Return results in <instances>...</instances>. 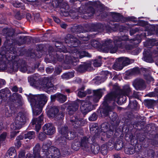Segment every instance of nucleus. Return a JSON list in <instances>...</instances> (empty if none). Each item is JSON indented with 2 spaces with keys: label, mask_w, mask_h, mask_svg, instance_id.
I'll return each mask as SVG.
<instances>
[{
  "label": "nucleus",
  "mask_w": 158,
  "mask_h": 158,
  "mask_svg": "<svg viewBox=\"0 0 158 158\" xmlns=\"http://www.w3.org/2000/svg\"><path fill=\"white\" fill-rule=\"evenodd\" d=\"M0 92L1 93L5 94V96L6 97L8 95L10 96L11 95L10 91L7 88H6L5 89H1L0 90Z\"/></svg>",
  "instance_id": "30"
},
{
  "label": "nucleus",
  "mask_w": 158,
  "mask_h": 158,
  "mask_svg": "<svg viewBox=\"0 0 158 158\" xmlns=\"http://www.w3.org/2000/svg\"><path fill=\"white\" fill-rule=\"evenodd\" d=\"M11 89L12 91L14 92H16L18 91V88L16 86H14Z\"/></svg>",
  "instance_id": "54"
},
{
  "label": "nucleus",
  "mask_w": 158,
  "mask_h": 158,
  "mask_svg": "<svg viewBox=\"0 0 158 158\" xmlns=\"http://www.w3.org/2000/svg\"><path fill=\"white\" fill-rule=\"evenodd\" d=\"M40 145L39 144H37L35 147L33 148V154L38 155L39 154V152L40 151Z\"/></svg>",
  "instance_id": "33"
},
{
  "label": "nucleus",
  "mask_w": 158,
  "mask_h": 158,
  "mask_svg": "<svg viewBox=\"0 0 158 158\" xmlns=\"http://www.w3.org/2000/svg\"><path fill=\"white\" fill-rule=\"evenodd\" d=\"M43 117L41 115L38 118L34 119L32 120V124L35 125V129L37 132H38L40 129L41 126L43 124Z\"/></svg>",
  "instance_id": "14"
},
{
  "label": "nucleus",
  "mask_w": 158,
  "mask_h": 158,
  "mask_svg": "<svg viewBox=\"0 0 158 158\" xmlns=\"http://www.w3.org/2000/svg\"><path fill=\"white\" fill-rule=\"evenodd\" d=\"M53 68L52 67H50V68H46V72L48 73H52L53 71Z\"/></svg>",
  "instance_id": "49"
},
{
  "label": "nucleus",
  "mask_w": 158,
  "mask_h": 158,
  "mask_svg": "<svg viewBox=\"0 0 158 158\" xmlns=\"http://www.w3.org/2000/svg\"><path fill=\"white\" fill-rule=\"evenodd\" d=\"M98 58L99 59V60H95L93 62V65L95 67H99L100 66L101 64V61L100 60V59H101V57L100 56H99Z\"/></svg>",
  "instance_id": "35"
},
{
  "label": "nucleus",
  "mask_w": 158,
  "mask_h": 158,
  "mask_svg": "<svg viewBox=\"0 0 158 158\" xmlns=\"http://www.w3.org/2000/svg\"><path fill=\"white\" fill-rule=\"evenodd\" d=\"M27 156L28 158H34L35 157V155H34L33 156L31 154L29 153L27 154Z\"/></svg>",
  "instance_id": "57"
},
{
  "label": "nucleus",
  "mask_w": 158,
  "mask_h": 158,
  "mask_svg": "<svg viewBox=\"0 0 158 158\" xmlns=\"http://www.w3.org/2000/svg\"><path fill=\"white\" fill-rule=\"evenodd\" d=\"M14 96L17 100L19 101H22V98L20 95L18 94H15L14 95Z\"/></svg>",
  "instance_id": "43"
},
{
  "label": "nucleus",
  "mask_w": 158,
  "mask_h": 158,
  "mask_svg": "<svg viewBox=\"0 0 158 158\" xmlns=\"http://www.w3.org/2000/svg\"><path fill=\"white\" fill-rule=\"evenodd\" d=\"M61 27L62 28H65L67 27V25L65 23L62 24L61 25Z\"/></svg>",
  "instance_id": "59"
},
{
  "label": "nucleus",
  "mask_w": 158,
  "mask_h": 158,
  "mask_svg": "<svg viewBox=\"0 0 158 158\" xmlns=\"http://www.w3.org/2000/svg\"><path fill=\"white\" fill-rule=\"evenodd\" d=\"M35 137V132L33 131H29L24 135V138L31 139Z\"/></svg>",
  "instance_id": "26"
},
{
  "label": "nucleus",
  "mask_w": 158,
  "mask_h": 158,
  "mask_svg": "<svg viewBox=\"0 0 158 158\" xmlns=\"http://www.w3.org/2000/svg\"><path fill=\"white\" fill-rule=\"evenodd\" d=\"M89 9H91L92 10V12H91V14L92 15H93V14H94V9L93 8H89Z\"/></svg>",
  "instance_id": "64"
},
{
  "label": "nucleus",
  "mask_w": 158,
  "mask_h": 158,
  "mask_svg": "<svg viewBox=\"0 0 158 158\" xmlns=\"http://www.w3.org/2000/svg\"><path fill=\"white\" fill-rule=\"evenodd\" d=\"M65 91H66L68 94L69 93L71 92V91L69 89H65Z\"/></svg>",
  "instance_id": "63"
},
{
  "label": "nucleus",
  "mask_w": 158,
  "mask_h": 158,
  "mask_svg": "<svg viewBox=\"0 0 158 158\" xmlns=\"http://www.w3.org/2000/svg\"><path fill=\"white\" fill-rule=\"evenodd\" d=\"M137 93L138 92H134L133 95H131V98L132 97H134L135 98H139V96L137 94Z\"/></svg>",
  "instance_id": "53"
},
{
  "label": "nucleus",
  "mask_w": 158,
  "mask_h": 158,
  "mask_svg": "<svg viewBox=\"0 0 158 158\" xmlns=\"http://www.w3.org/2000/svg\"><path fill=\"white\" fill-rule=\"evenodd\" d=\"M81 145L83 149L86 150L89 148L90 145L89 143L88 138L85 137H84L82 138Z\"/></svg>",
  "instance_id": "19"
},
{
  "label": "nucleus",
  "mask_w": 158,
  "mask_h": 158,
  "mask_svg": "<svg viewBox=\"0 0 158 158\" xmlns=\"http://www.w3.org/2000/svg\"><path fill=\"white\" fill-rule=\"evenodd\" d=\"M20 70L23 72H27V73H33L34 69L33 68H31L30 67H24L21 68Z\"/></svg>",
  "instance_id": "25"
},
{
  "label": "nucleus",
  "mask_w": 158,
  "mask_h": 158,
  "mask_svg": "<svg viewBox=\"0 0 158 158\" xmlns=\"http://www.w3.org/2000/svg\"><path fill=\"white\" fill-rule=\"evenodd\" d=\"M91 149L92 151L94 154H97L99 151V146L97 144L93 145L91 147Z\"/></svg>",
  "instance_id": "27"
},
{
  "label": "nucleus",
  "mask_w": 158,
  "mask_h": 158,
  "mask_svg": "<svg viewBox=\"0 0 158 158\" xmlns=\"http://www.w3.org/2000/svg\"><path fill=\"white\" fill-rule=\"evenodd\" d=\"M78 107V105L77 102H74L71 104L68 108L69 114L70 115L72 114L74 112L77 110Z\"/></svg>",
  "instance_id": "22"
},
{
  "label": "nucleus",
  "mask_w": 158,
  "mask_h": 158,
  "mask_svg": "<svg viewBox=\"0 0 158 158\" xmlns=\"http://www.w3.org/2000/svg\"><path fill=\"white\" fill-rule=\"evenodd\" d=\"M135 150L134 148L127 149H125V152L128 154H132L134 153Z\"/></svg>",
  "instance_id": "37"
},
{
  "label": "nucleus",
  "mask_w": 158,
  "mask_h": 158,
  "mask_svg": "<svg viewBox=\"0 0 158 158\" xmlns=\"http://www.w3.org/2000/svg\"><path fill=\"white\" fill-rule=\"evenodd\" d=\"M128 72L130 75H135L139 73V71L138 68H136L129 71Z\"/></svg>",
  "instance_id": "34"
},
{
  "label": "nucleus",
  "mask_w": 158,
  "mask_h": 158,
  "mask_svg": "<svg viewBox=\"0 0 158 158\" xmlns=\"http://www.w3.org/2000/svg\"><path fill=\"white\" fill-rule=\"evenodd\" d=\"M132 60L127 57H121L116 60L115 63L113 65V68L116 70H121L123 67L133 62Z\"/></svg>",
  "instance_id": "7"
},
{
  "label": "nucleus",
  "mask_w": 158,
  "mask_h": 158,
  "mask_svg": "<svg viewBox=\"0 0 158 158\" xmlns=\"http://www.w3.org/2000/svg\"><path fill=\"white\" fill-rule=\"evenodd\" d=\"M53 19L54 21L57 23H59L60 22V20L56 17H54Z\"/></svg>",
  "instance_id": "56"
},
{
  "label": "nucleus",
  "mask_w": 158,
  "mask_h": 158,
  "mask_svg": "<svg viewBox=\"0 0 158 158\" xmlns=\"http://www.w3.org/2000/svg\"><path fill=\"white\" fill-rule=\"evenodd\" d=\"M13 113L12 111V110L11 108H10V110H7V111H6L5 113L7 117H10V116Z\"/></svg>",
  "instance_id": "46"
},
{
  "label": "nucleus",
  "mask_w": 158,
  "mask_h": 158,
  "mask_svg": "<svg viewBox=\"0 0 158 158\" xmlns=\"http://www.w3.org/2000/svg\"><path fill=\"white\" fill-rule=\"evenodd\" d=\"M100 43L98 41L93 40L91 42V45H89L88 47V45H85L84 47L85 48H89L92 46L94 48H98L100 47Z\"/></svg>",
  "instance_id": "23"
},
{
  "label": "nucleus",
  "mask_w": 158,
  "mask_h": 158,
  "mask_svg": "<svg viewBox=\"0 0 158 158\" xmlns=\"http://www.w3.org/2000/svg\"><path fill=\"white\" fill-rule=\"evenodd\" d=\"M26 121L25 115L19 112L15 118L14 122L11 125V128L13 130L21 128Z\"/></svg>",
  "instance_id": "8"
},
{
  "label": "nucleus",
  "mask_w": 158,
  "mask_h": 158,
  "mask_svg": "<svg viewBox=\"0 0 158 158\" xmlns=\"http://www.w3.org/2000/svg\"><path fill=\"white\" fill-rule=\"evenodd\" d=\"M58 94L51 95V101L52 102L54 101L56 99L57 100Z\"/></svg>",
  "instance_id": "48"
},
{
  "label": "nucleus",
  "mask_w": 158,
  "mask_h": 158,
  "mask_svg": "<svg viewBox=\"0 0 158 158\" xmlns=\"http://www.w3.org/2000/svg\"><path fill=\"white\" fill-rule=\"evenodd\" d=\"M99 3V2H94V6H97L98 7V6H97L98 5Z\"/></svg>",
  "instance_id": "61"
},
{
  "label": "nucleus",
  "mask_w": 158,
  "mask_h": 158,
  "mask_svg": "<svg viewBox=\"0 0 158 158\" xmlns=\"http://www.w3.org/2000/svg\"><path fill=\"white\" fill-rule=\"evenodd\" d=\"M114 158H120V157L118 155L115 154L114 156Z\"/></svg>",
  "instance_id": "62"
},
{
  "label": "nucleus",
  "mask_w": 158,
  "mask_h": 158,
  "mask_svg": "<svg viewBox=\"0 0 158 158\" xmlns=\"http://www.w3.org/2000/svg\"><path fill=\"white\" fill-rule=\"evenodd\" d=\"M88 53L85 52L82 50H77L75 49L74 50L72 54V57L67 56L66 58V60H69L68 62L72 63L73 65H76L77 62L79 61L78 58L81 59L85 56H89Z\"/></svg>",
  "instance_id": "5"
},
{
  "label": "nucleus",
  "mask_w": 158,
  "mask_h": 158,
  "mask_svg": "<svg viewBox=\"0 0 158 158\" xmlns=\"http://www.w3.org/2000/svg\"><path fill=\"white\" fill-rule=\"evenodd\" d=\"M6 84L5 81L4 80L0 79V88Z\"/></svg>",
  "instance_id": "52"
},
{
  "label": "nucleus",
  "mask_w": 158,
  "mask_h": 158,
  "mask_svg": "<svg viewBox=\"0 0 158 158\" xmlns=\"http://www.w3.org/2000/svg\"><path fill=\"white\" fill-rule=\"evenodd\" d=\"M74 77V74L72 73H65L61 76L62 78L68 79Z\"/></svg>",
  "instance_id": "31"
},
{
  "label": "nucleus",
  "mask_w": 158,
  "mask_h": 158,
  "mask_svg": "<svg viewBox=\"0 0 158 158\" xmlns=\"http://www.w3.org/2000/svg\"><path fill=\"white\" fill-rule=\"evenodd\" d=\"M131 94V90L129 85H126L123 87L120 94H118L115 92H112L108 94L105 97L103 102L105 107L103 110L102 113L105 116H107L108 115L109 112L114 109V106L111 107L107 105L112 100L116 101L117 103L120 104L125 101L126 99V96H127L129 97L130 104H131V102L130 99L131 96L130 95Z\"/></svg>",
  "instance_id": "2"
},
{
  "label": "nucleus",
  "mask_w": 158,
  "mask_h": 158,
  "mask_svg": "<svg viewBox=\"0 0 158 158\" xmlns=\"http://www.w3.org/2000/svg\"><path fill=\"white\" fill-rule=\"evenodd\" d=\"M22 4L16 1L13 3L14 6L17 8L20 7L22 6Z\"/></svg>",
  "instance_id": "44"
},
{
  "label": "nucleus",
  "mask_w": 158,
  "mask_h": 158,
  "mask_svg": "<svg viewBox=\"0 0 158 158\" xmlns=\"http://www.w3.org/2000/svg\"><path fill=\"white\" fill-rule=\"evenodd\" d=\"M25 153L24 152H20L19 156V158H26L25 156Z\"/></svg>",
  "instance_id": "50"
},
{
  "label": "nucleus",
  "mask_w": 158,
  "mask_h": 158,
  "mask_svg": "<svg viewBox=\"0 0 158 158\" xmlns=\"http://www.w3.org/2000/svg\"><path fill=\"white\" fill-rule=\"evenodd\" d=\"M39 78L34 76L28 77V81L32 85H35L38 89H41L47 92L52 91L54 88L48 77L45 78L42 81L39 80Z\"/></svg>",
  "instance_id": "4"
},
{
  "label": "nucleus",
  "mask_w": 158,
  "mask_h": 158,
  "mask_svg": "<svg viewBox=\"0 0 158 158\" xmlns=\"http://www.w3.org/2000/svg\"><path fill=\"white\" fill-rule=\"evenodd\" d=\"M61 72V69L57 67L55 68L54 71V73L55 75L59 74Z\"/></svg>",
  "instance_id": "45"
},
{
  "label": "nucleus",
  "mask_w": 158,
  "mask_h": 158,
  "mask_svg": "<svg viewBox=\"0 0 158 158\" xmlns=\"http://www.w3.org/2000/svg\"><path fill=\"white\" fill-rule=\"evenodd\" d=\"M77 119H76L74 121L73 120H71L73 125L75 127H77L80 125L79 122L77 121Z\"/></svg>",
  "instance_id": "41"
},
{
  "label": "nucleus",
  "mask_w": 158,
  "mask_h": 158,
  "mask_svg": "<svg viewBox=\"0 0 158 158\" xmlns=\"http://www.w3.org/2000/svg\"><path fill=\"white\" fill-rule=\"evenodd\" d=\"M6 132H4L2 133L0 135V141H3L6 139Z\"/></svg>",
  "instance_id": "39"
},
{
  "label": "nucleus",
  "mask_w": 158,
  "mask_h": 158,
  "mask_svg": "<svg viewBox=\"0 0 158 158\" xmlns=\"http://www.w3.org/2000/svg\"><path fill=\"white\" fill-rule=\"evenodd\" d=\"M5 59H6V62H5V63H9L10 61H11V58H12V57H11V58L10 57H9V58H8V57H7V56H6V57H5Z\"/></svg>",
  "instance_id": "55"
},
{
  "label": "nucleus",
  "mask_w": 158,
  "mask_h": 158,
  "mask_svg": "<svg viewBox=\"0 0 158 158\" xmlns=\"http://www.w3.org/2000/svg\"><path fill=\"white\" fill-rule=\"evenodd\" d=\"M135 19V18L133 17H127V21H131L133 22H135L136 21V20Z\"/></svg>",
  "instance_id": "51"
},
{
  "label": "nucleus",
  "mask_w": 158,
  "mask_h": 158,
  "mask_svg": "<svg viewBox=\"0 0 158 158\" xmlns=\"http://www.w3.org/2000/svg\"><path fill=\"white\" fill-rule=\"evenodd\" d=\"M101 153L103 155H106L107 153V146L104 144L102 145L100 148Z\"/></svg>",
  "instance_id": "32"
},
{
  "label": "nucleus",
  "mask_w": 158,
  "mask_h": 158,
  "mask_svg": "<svg viewBox=\"0 0 158 158\" xmlns=\"http://www.w3.org/2000/svg\"><path fill=\"white\" fill-rule=\"evenodd\" d=\"M148 96L149 97H154L158 96V88L156 89V91L150 93L148 94Z\"/></svg>",
  "instance_id": "36"
},
{
  "label": "nucleus",
  "mask_w": 158,
  "mask_h": 158,
  "mask_svg": "<svg viewBox=\"0 0 158 158\" xmlns=\"http://www.w3.org/2000/svg\"><path fill=\"white\" fill-rule=\"evenodd\" d=\"M136 31L133 29H132L130 30V35H132Z\"/></svg>",
  "instance_id": "58"
},
{
  "label": "nucleus",
  "mask_w": 158,
  "mask_h": 158,
  "mask_svg": "<svg viewBox=\"0 0 158 158\" xmlns=\"http://www.w3.org/2000/svg\"><path fill=\"white\" fill-rule=\"evenodd\" d=\"M141 41L140 40H129L128 36L124 35L120 37H116L114 38V46L111 44L112 41L107 39L102 47V49L105 52L115 53L118 47H125L127 49L130 50L134 46Z\"/></svg>",
  "instance_id": "1"
},
{
  "label": "nucleus",
  "mask_w": 158,
  "mask_h": 158,
  "mask_svg": "<svg viewBox=\"0 0 158 158\" xmlns=\"http://www.w3.org/2000/svg\"><path fill=\"white\" fill-rule=\"evenodd\" d=\"M145 78L147 81H153V78L149 74L147 75H145Z\"/></svg>",
  "instance_id": "42"
},
{
  "label": "nucleus",
  "mask_w": 158,
  "mask_h": 158,
  "mask_svg": "<svg viewBox=\"0 0 158 158\" xmlns=\"http://www.w3.org/2000/svg\"><path fill=\"white\" fill-rule=\"evenodd\" d=\"M3 31L4 32H6L5 36L7 39L8 37H10L12 36L14 34V31L13 30H10L8 28L4 29Z\"/></svg>",
  "instance_id": "28"
},
{
  "label": "nucleus",
  "mask_w": 158,
  "mask_h": 158,
  "mask_svg": "<svg viewBox=\"0 0 158 158\" xmlns=\"http://www.w3.org/2000/svg\"><path fill=\"white\" fill-rule=\"evenodd\" d=\"M7 154L10 156L15 157L16 155V151L14 148H10L8 151Z\"/></svg>",
  "instance_id": "29"
},
{
  "label": "nucleus",
  "mask_w": 158,
  "mask_h": 158,
  "mask_svg": "<svg viewBox=\"0 0 158 158\" xmlns=\"http://www.w3.org/2000/svg\"><path fill=\"white\" fill-rule=\"evenodd\" d=\"M45 133L48 135H52L55 131V128L51 124H45L43 127Z\"/></svg>",
  "instance_id": "13"
},
{
  "label": "nucleus",
  "mask_w": 158,
  "mask_h": 158,
  "mask_svg": "<svg viewBox=\"0 0 158 158\" xmlns=\"http://www.w3.org/2000/svg\"><path fill=\"white\" fill-rule=\"evenodd\" d=\"M68 127H64L61 128H59L58 131L61 136L60 138L58 139L60 143L63 145L66 144V139H73L75 137V135L74 132H71L70 134V137H69V135L68 133Z\"/></svg>",
  "instance_id": "6"
},
{
  "label": "nucleus",
  "mask_w": 158,
  "mask_h": 158,
  "mask_svg": "<svg viewBox=\"0 0 158 158\" xmlns=\"http://www.w3.org/2000/svg\"><path fill=\"white\" fill-rule=\"evenodd\" d=\"M84 88L82 87L81 89L78 90L77 93V95L80 98L85 97L87 94H90L91 92L90 90L88 89L85 92L84 91Z\"/></svg>",
  "instance_id": "21"
},
{
  "label": "nucleus",
  "mask_w": 158,
  "mask_h": 158,
  "mask_svg": "<svg viewBox=\"0 0 158 158\" xmlns=\"http://www.w3.org/2000/svg\"><path fill=\"white\" fill-rule=\"evenodd\" d=\"M80 108L82 112L86 114L92 109L93 106L89 101H83L81 102Z\"/></svg>",
  "instance_id": "11"
},
{
  "label": "nucleus",
  "mask_w": 158,
  "mask_h": 158,
  "mask_svg": "<svg viewBox=\"0 0 158 158\" xmlns=\"http://www.w3.org/2000/svg\"><path fill=\"white\" fill-rule=\"evenodd\" d=\"M92 63L90 61H87L80 65L77 69V70L80 72H83L89 68L91 65Z\"/></svg>",
  "instance_id": "17"
},
{
  "label": "nucleus",
  "mask_w": 158,
  "mask_h": 158,
  "mask_svg": "<svg viewBox=\"0 0 158 158\" xmlns=\"http://www.w3.org/2000/svg\"><path fill=\"white\" fill-rule=\"evenodd\" d=\"M66 100V96L61 94H58L57 100L60 103H63Z\"/></svg>",
  "instance_id": "24"
},
{
  "label": "nucleus",
  "mask_w": 158,
  "mask_h": 158,
  "mask_svg": "<svg viewBox=\"0 0 158 158\" xmlns=\"http://www.w3.org/2000/svg\"><path fill=\"white\" fill-rule=\"evenodd\" d=\"M133 85L137 90H142L145 87L144 81L142 79L137 78L133 82Z\"/></svg>",
  "instance_id": "12"
},
{
  "label": "nucleus",
  "mask_w": 158,
  "mask_h": 158,
  "mask_svg": "<svg viewBox=\"0 0 158 158\" xmlns=\"http://www.w3.org/2000/svg\"><path fill=\"white\" fill-rule=\"evenodd\" d=\"M105 89H99L95 90H94V98L93 100L96 102L101 98L103 94Z\"/></svg>",
  "instance_id": "16"
},
{
  "label": "nucleus",
  "mask_w": 158,
  "mask_h": 158,
  "mask_svg": "<svg viewBox=\"0 0 158 158\" xmlns=\"http://www.w3.org/2000/svg\"><path fill=\"white\" fill-rule=\"evenodd\" d=\"M107 123H104L102 124L101 125V129L104 132L105 134L106 132L107 135L109 133H110V135L108 136H107L108 137H109L110 136H111V135H112L113 133L112 131L109 129L108 127V126L107 125Z\"/></svg>",
  "instance_id": "20"
},
{
  "label": "nucleus",
  "mask_w": 158,
  "mask_h": 158,
  "mask_svg": "<svg viewBox=\"0 0 158 158\" xmlns=\"http://www.w3.org/2000/svg\"><path fill=\"white\" fill-rule=\"evenodd\" d=\"M149 52V50H148L143 52L144 57L143 58V60L147 62L152 63L153 60L152 57V55Z\"/></svg>",
  "instance_id": "18"
},
{
  "label": "nucleus",
  "mask_w": 158,
  "mask_h": 158,
  "mask_svg": "<svg viewBox=\"0 0 158 158\" xmlns=\"http://www.w3.org/2000/svg\"><path fill=\"white\" fill-rule=\"evenodd\" d=\"M35 155V157L34 158H43L41 156H40V154L34 155Z\"/></svg>",
  "instance_id": "60"
},
{
  "label": "nucleus",
  "mask_w": 158,
  "mask_h": 158,
  "mask_svg": "<svg viewBox=\"0 0 158 158\" xmlns=\"http://www.w3.org/2000/svg\"><path fill=\"white\" fill-rule=\"evenodd\" d=\"M46 135L45 134L43 133H40L39 136L38 137L40 140L43 141L46 138Z\"/></svg>",
  "instance_id": "38"
},
{
  "label": "nucleus",
  "mask_w": 158,
  "mask_h": 158,
  "mask_svg": "<svg viewBox=\"0 0 158 158\" xmlns=\"http://www.w3.org/2000/svg\"><path fill=\"white\" fill-rule=\"evenodd\" d=\"M50 144H44L43 148L45 150H48L46 152V157L47 158H58L60 156V152L56 148L53 149L49 148Z\"/></svg>",
  "instance_id": "9"
},
{
  "label": "nucleus",
  "mask_w": 158,
  "mask_h": 158,
  "mask_svg": "<svg viewBox=\"0 0 158 158\" xmlns=\"http://www.w3.org/2000/svg\"><path fill=\"white\" fill-rule=\"evenodd\" d=\"M97 118L96 114L93 113L89 118V121H94L96 120Z\"/></svg>",
  "instance_id": "40"
},
{
  "label": "nucleus",
  "mask_w": 158,
  "mask_h": 158,
  "mask_svg": "<svg viewBox=\"0 0 158 158\" xmlns=\"http://www.w3.org/2000/svg\"><path fill=\"white\" fill-rule=\"evenodd\" d=\"M114 18V21L118 22L120 20V17L118 14H116L113 17Z\"/></svg>",
  "instance_id": "47"
},
{
  "label": "nucleus",
  "mask_w": 158,
  "mask_h": 158,
  "mask_svg": "<svg viewBox=\"0 0 158 158\" xmlns=\"http://www.w3.org/2000/svg\"><path fill=\"white\" fill-rule=\"evenodd\" d=\"M59 111L58 108L56 106H54L50 109V110L47 112L48 115L50 117H57L59 115H60L61 118L63 117L62 114H57Z\"/></svg>",
  "instance_id": "15"
},
{
  "label": "nucleus",
  "mask_w": 158,
  "mask_h": 158,
  "mask_svg": "<svg viewBox=\"0 0 158 158\" xmlns=\"http://www.w3.org/2000/svg\"><path fill=\"white\" fill-rule=\"evenodd\" d=\"M28 99L30 103L33 115L36 116L41 112L43 107L47 102L48 98L44 94H30L28 96Z\"/></svg>",
  "instance_id": "3"
},
{
  "label": "nucleus",
  "mask_w": 158,
  "mask_h": 158,
  "mask_svg": "<svg viewBox=\"0 0 158 158\" xmlns=\"http://www.w3.org/2000/svg\"><path fill=\"white\" fill-rule=\"evenodd\" d=\"M89 40V38L85 37H81L79 39L74 38L70 35H68L65 38V41L66 43L70 42L71 43H74L73 45V47L77 46V44L78 45L80 44H86V41Z\"/></svg>",
  "instance_id": "10"
}]
</instances>
